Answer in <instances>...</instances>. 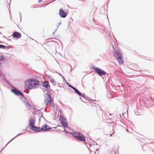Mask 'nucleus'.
Masks as SVG:
<instances>
[{
	"instance_id": "423d86ee",
	"label": "nucleus",
	"mask_w": 154,
	"mask_h": 154,
	"mask_svg": "<svg viewBox=\"0 0 154 154\" xmlns=\"http://www.w3.org/2000/svg\"><path fill=\"white\" fill-rule=\"evenodd\" d=\"M11 92L17 96H22L23 95V94L17 89L15 88H12Z\"/></svg>"
},
{
	"instance_id": "c03bdc74",
	"label": "nucleus",
	"mask_w": 154,
	"mask_h": 154,
	"mask_svg": "<svg viewBox=\"0 0 154 154\" xmlns=\"http://www.w3.org/2000/svg\"><path fill=\"white\" fill-rule=\"evenodd\" d=\"M112 152H111V154H112Z\"/></svg>"
},
{
	"instance_id": "4be33fe9",
	"label": "nucleus",
	"mask_w": 154,
	"mask_h": 154,
	"mask_svg": "<svg viewBox=\"0 0 154 154\" xmlns=\"http://www.w3.org/2000/svg\"><path fill=\"white\" fill-rule=\"evenodd\" d=\"M38 116L39 117V122L41 120V118L43 117L42 113H40V115H38Z\"/></svg>"
},
{
	"instance_id": "e433bc0d",
	"label": "nucleus",
	"mask_w": 154,
	"mask_h": 154,
	"mask_svg": "<svg viewBox=\"0 0 154 154\" xmlns=\"http://www.w3.org/2000/svg\"><path fill=\"white\" fill-rule=\"evenodd\" d=\"M59 112H60V113L61 112V111L60 110H59Z\"/></svg>"
},
{
	"instance_id": "cd10ccee",
	"label": "nucleus",
	"mask_w": 154,
	"mask_h": 154,
	"mask_svg": "<svg viewBox=\"0 0 154 154\" xmlns=\"http://www.w3.org/2000/svg\"><path fill=\"white\" fill-rule=\"evenodd\" d=\"M146 57L147 58H145V60H150V58L149 57Z\"/></svg>"
},
{
	"instance_id": "58836bf2",
	"label": "nucleus",
	"mask_w": 154,
	"mask_h": 154,
	"mask_svg": "<svg viewBox=\"0 0 154 154\" xmlns=\"http://www.w3.org/2000/svg\"><path fill=\"white\" fill-rule=\"evenodd\" d=\"M62 77L63 78V79H65V78H64L63 77V75H62Z\"/></svg>"
},
{
	"instance_id": "dca6fc26",
	"label": "nucleus",
	"mask_w": 154,
	"mask_h": 154,
	"mask_svg": "<svg viewBox=\"0 0 154 154\" xmlns=\"http://www.w3.org/2000/svg\"><path fill=\"white\" fill-rule=\"evenodd\" d=\"M70 133L72 134L73 136L76 139L78 137L79 135L81 134L80 133H78L77 132H75L73 133Z\"/></svg>"
},
{
	"instance_id": "aec40b11",
	"label": "nucleus",
	"mask_w": 154,
	"mask_h": 154,
	"mask_svg": "<svg viewBox=\"0 0 154 154\" xmlns=\"http://www.w3.org/2000/svg\"><path fill=\"white\" fill-rule=\"evenodd\" d=\"M50 81L53 85H54L56 83L55 80L54 79H51L50 80Z\"/></svg>"
},
{
	"instance_id": "f03ea898",
	"label": "nucleus",
	"mask_w": 154,
	"mask_h": 154,
	"mask_svg": "<svg viewBox=\"0 0 154 154\" xmlns=\"http://www.w3.org/2000/svg\"><path fill=\"white\" fill-rule=\"evenodd\" d=\"M112 52L114 53V54L116 57V59L119 62L120 65L123 63L122 59V55L119 53L117 48L115 46L114 47L112 44Z\"/></svg>"
},
{
	"instance_id": "49530a36",
	"label": "nucleus",
	"mask_w": 154,
	"mask_h": 154,
	"mask_svg": "<svg viewBox=\"0 0 154 154\" xmlns=\"http://www.w3.org/2000/svg\"><path fill=\"white\" fill-rule=\"evenodd\" d=\"M71 42H73L72 41H71Z\"/></svg>"
},
{
	"instance_id": "7ed1b4c3",
	"label": "nucleus",
	"mask_w": 154,
	"mask_h": 154,
	"mask_svg": "<svg viewBox=\"0 0 154 154\" xmlns=\"http://www.w3.org/2000/svg\"><path fill=\"white\" fill-rule=\"evenodd\" d=\"M92 69L95 71V72L98 74L100 76L104 75H106V72L103 69L95 66L92 67Z\"/></svg>"
},
{
	"instance_id": "c756f323",
	"label": "nucleus",
	"mask_w": 154,
	"mask_h": 154,
	"mask_svg": "<svg viewBox=\"0 0 154 154\" xmlns=\"http://www.w3.org/2000/svg\"><path fill=\"white\" fill-rule=\"evenodd\" d=\"M40 86H39V88H41V89H42V85H39Z\"/></svg>"
},
{
	"instance_id": "2f4dec72",
	"label": "nucleus",
	"mask_w": 154,
	"mask_h": 154,
	"mask_svg": "<svg viewBox=\"0 0 154 154\" xmlns=\"http://www.w3.org/2000/svg\"><path fill=\"white\" fill-rule=\"evenodd\" d=\"M114 152V154H118L115 151H114L113 152Z\"/></svg>"
},
{
	"instance_id": "ea45409f",
	"label": "nucleus",
	"mask_w": 154,
	"mask_h": 154,
	"mask_svg": "<svg viewBox=\"0 0 154 154\" xmlns=\"http://www.w3.org/2000/svg\"><path fill=\"white\" fill-rule=\"evenodd\" d=\"M29 91H28V92H26V93H27V94L28 93H29Z\"/></svg>"
},
{
	"instance_id": "c85d7f7f",
	"label": "nucleus",
	"mask_w": 154,
	"mask_h": 154,
	"mask_svg": "<svg viewBox=\"0 0 154 154\" xmlns=\"http://www.w3.org/2000/svg\"><path fill=\"white\" fill-rule=\"evenodd\" d=\"M42 89L43 90V91H44V92H45V91H47L46 89L45 88H42Z\"/></svg>"
},
{
	"instance_id": "9b49d317",
	"label": "nucleus",
	"mask_w": 154,
	"mask_h": 154,
	"mask_svg": "<svg viewBox=\"0 0 154 154\" xmlns=\"http://www.w3.org/2000/svg\"><path fill=\"white\" fill-rule=\"evenodd\" d=\"M29 128L35 132H38L41 131V129L40 128V127H37L35 125Z\"/></svg>"
},
{
	"instance_id": "a19ab883",
	"label": "nucleus",
	"mask_w": 154,
	"mask_h": 154,
	"mask_svg": "<svg viewBox=\"0 0 154 154\" xmlns=\"http://www.w3.org/2000/svg\"><path fill=\"white\" fill-rule=\"evenodd\" d=\"M42 117L44 119H45L44 117L43 116V117Z\"/></svg>"
},
{
	"instance_id": "2eb2a0df",
	"label": "nucleus",
	"mask_w": 154,
	"mask_h": 154,
	"mask_svg": "<svg viewBox=\"0 0 154 154\" xmlns=\"http://www.w3.org/2000/svg\"><path fill=\"white\" fill-rule=\"evenodd\" d=\"M65 82H66V84L69 87L71 88L74 91L76 90L77 89L75 88L72 86L66 80L64 79Z\"/></svg>"
},
{
	"instance_id": "5701e85b",
	"label": "nucleus",
	"mask_w": 154,
	"mask_h": 154,
	"mask_svg": "<svg viewBox=\"0 0 154 154\" xmlns=\"http://www.w3.org/2000/svg\"><path fill=\"white\" fill-rule=\"evenodd\" d=\"M5 58L3 55H2L0 57V61H2L4 60Z\"/></svg>"
},
{
	"instance_id": "9d476101",
	"label": "nucleus",
	"mask_w": 154,
	"mask_h": 154,
	"mask_svg": "<svg viewBox=\"0 0 154 154\" xmlns=\"http://www.w3.org/2000/svg\"><path fill=\"white\" fill-rule=\"evenodd\" d=\"M35 123V120L34 118L30 119H29V128H31L32 127L34 126Z\"/></svg>"
},
{
	"instance_id": "37998d69",
	"label": "nucleus",
	"mask_w": 154,
	"mask_h": 154,
	"mask_svg": "<svg viewBox=\"0 0 154 154\" xmlns=\"http://www.w3.org/2000/svg\"><path fill=\"white\" fill-rule=\"evenodd\" d=\"M6 44H7V45H8V43H6Z\"/></svg>"
},
{
	"instance_id": "412c9836",
	"label": "nucleus",
	"mask_w": 154,
	"mask_h": 154,
	"mask_svg": "<svg viewBox=\"0 0 154 154\" xmlns=\"http://www.w3.org/2000/svg\"><path fill=\"white\" fill-rule=\"evenodd\" d=\"M0 48L5 49L6 48V46L3 45H0Z\"/></svg>"
},
{
	"instance_id": "4468645a",
	"label": "nucleus",
	"mask_w": 154,
	"mask_h": 154,
	"mask_svg": "<svg viewBox=\"0 0 154 154\" xmlns=\"http://www.w3.org/2000/svg\"><path fill=\"white\" fill-rule=\"evenodd\" d=\"M13 35L14 38H18L21 37V34L19 32H15L13 33Z\"/></svg>"
},
{
	"instance_id": "6ab92c4d",
	"label": "nucleus",
	"mask_w": 154,
	"mask_h": 154,
	"mask_svg": "<svg viewBox=\"0 0 154 154\" xmlns=\"http://www.w3.org/2000/svg\"><path fill=\"white\" fill-rule=\"evenodd\" d=\"M23 134V133H20L19 134H18L16 136H15V137H14V138H13L12 139H11L6 145L5 146V147L7 145L8 143H9L12 140H14V139H15V138H16V137H18V136H20V135H22Z\"/></svg>"
},
{
	"instance_id": "7c9ffc66",
	"label": "nucleus",
	"mask_w": 154,
	"mask_h": 154,
	"mask_svg": "<svg viewBox=\"0 0 154 154\" xmlns=\"http://www.w3.org/2000/svg\"><path fill=\"white\" fill-rule=\"evenodd\" d=\"M79 99H80V100L82 101L83 102H84V103H85V102L84 101L82 100V98H81V97H80L79 98Z\"/></svg>"
},
{
	"instance_id": "79ce46f5",
	"label": "nucleus",
	"mask_w": 154,
	"mask_h": 154,
	"mask_svg": "<svg viewBox=\"0 0 154 154\" xmlns=\"http://www.w3.org/2000/svg\"><path fill=\"white\" fill-rule=\"evenodd\" d=\"M59 75H61L62 76V75L61 74H59Z\"/></svg>"
},
{
	"instance_id": "20e7f679",
	"label": "nucleus",
	"mask_w": 154,
	"mask_h": 154,
	"mask_svg": "<svg viewBox=\"0 0 154 154\" xmlns=\"http://www.w3.org/2000/svg\"><path fill=\"white\" fill-rule=\"evenodd\" d=\"M59 118V121L60 124L63 127H66L68 125V123L66 118L64 117L61 114L60 115Z\"/></svg>"
},
{
	"instance_id": "b1692460",
	"label": "nucleus",
	"mask_w": 154,
	"mask_h": 154,
	"mask_svg": "<svg viewBox=\"0 0 154 154\" xmlns=\"http://www.w3.org/2000/svg\"><path fill=\"white\" fill-rule=\"evenodd\" d=\"M34 109L35 110H37V111L36 112V114L37 115H39L40 112H39L38 111H40V110H38L37 109Z\"/></svg>"
},
{
	"instance_id": "72a5a7b5",
	"label": "nucleus",
	"mask_w": 154,
	"mask_h": 154,
	"mask_svg": "<svg viewBox=\"0 0 154 154\" xmlns=\"http://www.w3.org/2000/svg\"><path fill=\"white\" fill-rule=\"evenodd\" d=\"M0 76H2V73H1L0 71Z\"/></svg>"
},
{
	"instance_id": "bb28decb",
	"label": "nucleus",
	"mask_w": 154,
	"mask_h": 154,
	"mask_svg": "<svg viewBox=\"0 0 154 154\" xmlns=\"http://www.w3.org/2000/svg\"><path fill=\"white\" fill-rule=\"evenodd\" d=\"M63 129H64V131H63V132H65L66 133H69L66 130L65 128H63Z\"/></svg>"
},
{
	"instance_id": "a211bd4d",
	"label": "nucleus",
	"mask_w": 154,
	"mask_h": 154,
	"mask_svg": "<svg viewBox=\"0 0 154 154\" xmlns=\"http://www.w3.org/2000/svg\"><path fill=\"white\" fill-rule=\"evenodd\" d=\"M26 107L28 109H30L31 108V106L30 104L29 103V102H28L24 104Z\"/></svg>"
},
{
	"instance_id": "c9c22d12",
	"label": "nucleus",
	"mask_w": 154,
	"mask_h": 154,
	"mask_svg": "<svg viewBox=\"0 0 154 154\" xmlns=\"http://www.w3.org/2000/svg\"><path fill=\"white\" fill-rule=\"evenodd\" d=\"M135 66H136V67L137 68V67H138V65H137L136 64H135Z\"/></svg>"
},
{
	"instance_id": "ddd939ff",
	"label": "nucleus",
	"mask_w": 154,
	"mask_h": 154,
	"mask_svg": "<svg viewBox=\"0 0 154 154\" xmlns=\"http://www.w3.org/2000/svg\"><path fill=\"white\" fill-rule=\"evenodd\" d=\"M77 139L81 141L85 142V136L81 133L79 135Z\"/></svg>"
},
{
	"instance_id": "393cba45",
	"label": "nucleus",
	"mask_w": 154,
	"mask_h": 154,
	"mask_svg": "<svg viewBox=\"0 0 154 154\" xmlns=\"http://www.w3.org/2000/svg\"><path fill=\"white\" fill-rule=\"evenodd\" d=\"M1 77L2 79L3 80L5 81V80H6V78L3 75H2Z\"/></svg>"
},
{
	"instance_id": "39448f33",
	"label": "nucleus",
	"mask_w": 154,
	"mask_h": 154,
	"mask_svg": "<svg viewBox=\"0 0 154 154\" xmlns=\"http://www.w3.org/2000/svg\"><path fill=\"white\" fill-rule=\"evenodd\" d=\"M45 94L46 95L45 98V101L47 104H50L51 103L52 99L48 93H45Z\"/></svg>"
},
{
	"instance_id": "473e14b6",
	"label": "nucleus",
	"mask_w": 154,
	"mask_h": 154,
	"mask_svg": "<svg viewBox=\"0 0 154 154\" xmlns=\"http://www.w3.org/2000/svg\"><path fill=\"white\" fill-rule=\"evenodd\" d=\"M114 134V132H113L112 134H110V137L113 134Z\"/></svg>"
},
{
	"instance_id": "f257e3e1",
	"label": "nucleus",
	"mask_w": 154,
	"mask_h": 154,
	"mask_svg": "<svg viewBox=\"0 0 154 154\" xmlns=\"http://www.w3.org/2000/svg\"><path fill=\"white\" fill-rule=\"evenodd\" d=\"M40 85L38 79L34 78H30L25 81L24 88L26 89H35Z\"/></svg>"
},
{
	"instance_id": "1a4fd4ad",
	"label": "nucleus",
	"mask_w": 154,
	"mask_h": 154,
	"mask_svg": "<svg viewBox=\"0 0 154 154\" xmlns=\"http://www.w3.org/2000/svg\"><path fill=\"white\" fill-rule=\"evenodd\" d=\"M75 92L78 95H79L80 96H81L85 100H89L87 99V97H85V94H82L77 89L75 91Z\"/></svg>"
},
{
	"instance_id": "a878e982",
	"label": "nucleus",
	"mask_w": 154,
	"mask_h": 154,
	"mask_svg": "<svg viewBox=\"0 0 154 154\" xmlns=\"http://www.w3.org/2000/svg\"><path fill=\"white\" fill-rule=\"evenodd\" d=\"M5 82L6 83H7L8 84L10 85V82L7 80L6 79L5 80Z\"/></svg>"
},
{
	"instance_id": "0eeeda50",
	"label": "nucleus",
	"mask_w": 154,
	"mask_h": 154,
	"mask_svg": "<svg viewBox=\"0 0 154 154\" xmlns=\"http://www.w3.org/2000/svg\"><path fill=\"white\" fill-rule=\"evenodd\" d=\"M51 129V128L48 125L45 124L42 125L41 128V131L46 132Z\"/></svg>"
},
{
	"instance_id": "f3484780",
	"label": "nucleus",
	"mask_w": 154,
	"mask_h": 154,
	"mask_svg": "<svg viewBox=\"0 0 154 154\" xmlns=\"http://www.w3.org/2000/svg\"><path fill=\"white\" fill-rule=\"evenodd\" d=\"M22 96L24 99L23 101V102L24 104H25L26 103L28 102L27 98L25 97L23 94V96Z\"/></svg>"
},
{
	"instance_id": "a18cd8bd",
	"label": "nucleus",
	"mask_w": 154,
	"mask_h": 154,
	"mask_svg": "<svg viewBox=\"0 0 154 154\" xmlns=\"http://www.w3.org/2000/svg\"><path fill=\"white\" fill-rule=\"evenodd\" d=\"M97 150V149L95 150L96 151Z\"/></svg>"
},
{
	"instance_id": "6e6552de",
	"label": "nucleus",
	"mask_w": 154,
	"mask_h": 154,
	"mask_svg": "<svg viewBox=\"0 0 154 154\" xmlns=\"http://www.w3.org/2000/svg\"><path fill=\"white\" fill-rule=\"evenodd\" d=\"M42 84L43 87L46 88L47 89H50V86L48 82L47 81H44L42 83Z\"/></svg>"
},
{
	"instance_id": "f8f14e48",
	"label": "nucleus",
	"mask_w": 154,
	"mask_h": 154,
	"mask_svg": "<svg viewBox=\"0 0 154 154\" xmlns=\"http://www.w3.org/2000/svg\"><path fill=\"white\" fill-rule=\"evenodd\" d=\"M59 14L60 16L62 17H65L66 16V14L63 11L62 8H61L59 10Z\"/></svg>"
},
{
	"instance_id": "4c0bfd02",
	"label": "nucleus",
	"mask_w": 154,
	"mask_h": 154,
	"mask_svg": "<svg viewBox=\"0 0 154 154\" xmlns=\"http://www.w3.org/2000/svg\"><path fill=\"white\" fill-rule=\"evenodd\" d=\"M62 77L63 78V79H65V78H64L63 77V75H62Z\"/></svg>"
},
{
	"instance_id": "f704fd0d",
	"label": "nucleus",
	"mask_w": 154,
	"mask_h": 154,
	"mask_svg": "<svg viewBox=\"0 0 154 154\" xmlns=\"http://www.w3.org/2000/svg\"><path fill=\"white\" fill-rule=\"evenodd\" d=\"M8 40L9 42H10V39H8Z\"/></svg>"
}]
</instances>
